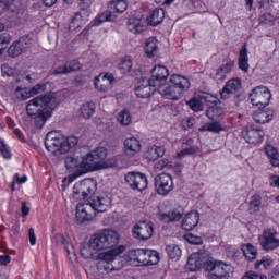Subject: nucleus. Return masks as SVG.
<instances>
[{"instance_id": "nucleus-1", "label": "nucleus", "mask_w": 279, "mask_h": 279, "mask_svg": "<svg viewBox=\"0 0 279 279\" xmlns=\"http://www.w3.org/2000/svg\"><path fill=\"white\" fill-rule=\"evenodd\" d=\"M58 108V97L56 93H49L40 97H35L28 101L26 111L35 121L36 128H43L48 119H51L53 110Z\"/></svg>"}, {"instance_id": "nucleus-2", "label": "nucleus", "mask_w": 279, "mask_h": 279, "mask_svg": "<svg viewBox=\"0 0 279 279\" xmlns=\"http://www.w3.org/2000/svg\"><path fill=\"white\" fill-rule=\"evenodd\" d=\"M77 143H80V140L75 136L64 137L58 131H50L46 135L45 147L54 156H62L69 154Z\"/></svg>"}, {"instance_id": "nucleus-3", "label": "nucleus", "mask_w": 279, "mask_h": 279, "mask_svg": "<svg viewBox=\"0 0 279 279\" xmlns=\"http://www.w3.org/2000/svg\"><path fill=\"white\" fill-rule=\"evenodd\" d=\"M170 84H172V86L161 87L159 93H161L166 99H171L173 101L181 99L182 95L191 88L189 78L179 74H174L170 77Z\"/></svg>"}, {"instance_id": "nucleus-4", "label": "nucleus", "mask_w": 279, "mask_h": 279, "mask_svg": "<svg viewBox=\"0 0 279 279\" xmlns=\"http://www.w3.org/2000/svg\"><path fill=\"white\" fill-rule=\"evenodd\" d=\"M94 236L92 245L96 248L110 250L119 244V233L114 230L106 229L100 233H97Z\"/></svg>"}, {"instance_id": "nucleus-5", "label": "nucleus", "mask_w": 279, "mask_h": 279, "mask_svg": "<svg viewBox=\"0 0 279 279\" xmlns=\"http://www.w3.org/2000/svg\"><path fill=\"white\" fill-rule=\"evenodd\" d=\"M109 8L110 10H113V12L112 11L104 12L98 19L92 22L93 26L97 27L106 21H114L117 19V16L114 15V12L117 14H123V12L128 10V0H112L109 3Z\"/></svg>"}, {"instance_id": "nucleus-6", "label": "nucleus", "mask_w": 279, "mask_h": 279, "mask_svg": "<svg viewBox=\"0 0 279 279\" xmlns=\"http://www.w3.org/2000/svg\"><path fill=\"white\" fill-rule=\"evenodd\" d=\"M97 191V182L93 179H84L81 182H77L73 186V198L76 202L86 199L92 193Z\"/></svg>"}, {"instance_id": "nucleus-7", "label": "nucleus", "mask_w": 279, "mask_h": 279, "mask_svg": "<svg viewBox=\"0 0 279 279\" xmlns=\"http://www.w3.org/2000/svg\"><path fill=\"white\" fill-rule=\"evenodd\" d=\"M258 242L264 252H274L279 247V234L276 229H265L258 236Z\"/></svg>"}, {"instance_id": "nucleus-8", "label": "nucleus", "mask_w": 279, "mask_h": 279, "mask_svg": "<svg viewBox=\"0 0 279 279\" xmlns=\"http://www.w3.org/2000/svg\"><path fill=\"white\" fill-rule=\"evenodd\" d=\"M250 99L257 108H265L271 101V92L266 86H257L250 94Z\"/></svg>"}, {"instance_id": "nucleus-9", "label": "nucleus", "mask_w": 279, "mask_h": 279, "mask_svg": "<svg viewBox=\"0 0 279 279\" xmlns=\"http://www.w3.org/2000/svg\"><path fill=\"white\" fill-rule=\"evenodd\" d=\"M155 189L158 195L167 197L175 189L173 184V177L169 173H160L155 177Z\"/></svg>"}, {"instance_id": "nucleus-10", "label": "nucleus", "mask_w": 279, "mask_h": 279, "mask_svg": "<svg viewBox=\"0 0 279 279\" xmlns=\"http://www.w3.org/2000/svg\"><path fill=\"white\" fill-rule=\"evenodd\" d=\"M124 181L132 189V191H145L149 182L147 175L141 172H129L124 177Z\"/></svg>"}, {"instance_id": "nucleus-11", "label": "nucleus", "mask_w": 279, "mask_h": 279, "mask_svg": "<svg viewBox=\"0 0 279 279\" xmlns=\"http://www.w3.org/2000/svg\"><path fill=\"white\" fill-rule=\"evenodd\" d=\"M94 162L96 163L97 169H110L117 165L114 159L108 158V149L105 147H98L92 151Z\"/></svg>"}, {"instance_id": "nucleus-12", "label": "nucleus", "mask_w": 279, "mask_h": 279, "mask_svg": "<svg viewBox=\"0 0 279 279\" xmlns=\"http://www.w3.org/2000/svg\"><path fill=\"white\" fill-rule=\"evenodd\" d=\"M132 234L138 241H149L154 236V223L145 220L133 227Z\"/></svg>"}, {"instance_id": "nucleus-13", "label": "nucleus", "mask_w": 279, "mask_h": 279, "mask_svg": "<svg viewBox=\"0 0 279 279\" xmlns=\"http://www.w3.org/2000/svg\"><path fill=\"white\" fill-rule=\"evenodd\" d=\"M32 37L22 36L19 40L14 41L8 49L10 58H19L32 47Z\"/></svg>"}, {"instance_id": "nucleus-14", "label": "nucleus", "mask_w": 279, "mask_h": 279, "mask_svg": "<svg viewBox=\"0 0 279 279\" xmlns=\"http://www.w3.org/2000/svg\"><path fill=\"white\" fill-rule=\"evenodd\" d=\"M228 265L223 262H217L213 259H207L205 264L206 271H209L210 278L221 279L228 276Z\"/></svg>"}, {"instance_id": "nucleus-15", "label": "nucleus", "mask_w": 279, "mask_h": 279, "mask_svg": "<svg viewBox=\"0 0 279 279\" xmlns=\"http://www.w3.org/2000/svg\"><path fill=\"white\" fill-rule=\"evenodd\" d=\"M148 256L147 248H137L128 252L126 260L135 267H145Z\"/></svg>"}, {"instance_id": "nucleus-16", "label": "nucleus", "mask_w": 279, "mask_h": 279, "mask_svg": "<svg viewBox=\"0 0 279 279\" xmlns=\"http://www.w3.org/2000/svg\"><path fill=\"white\" fill-rule=\"evenodd\" d=\"M157 83L150 81L149 78H144L140 85L135 88V94L140 99H149L156 90Z\"/></svg>"}, {"instance_id": "nucleus-17", "label": "nucleus", "mask_w": 279, "mask_h": 279, "mask_svg": "<svg viewBox=\"0 0 279 279\" xmlns=\"http://www.w3.org/2000/svg\"><path fill=\"white\" fill-rule=\"evenodd\" d=\"M95 210L89 203H81L76 206V220L78 223H84V221H93L95 218Z\"/></svg>"}, {"instance_id": "nucleus-18", "label": "nucleus", "mask_w": 279, "mask_h": 279, "mask_svg": "<svg viewBox=\"0 0 279 279\" xmlns=\"http://www.w3.org/2000/svg\"><path fill=\"white\" fill-rule=\"evenodd\" d=\"M89 206H92V210L94 213H107L110 210V206H112V198L108 196H97L96 198H90L88 201Z\"/></svg>"}, {"instance_id": "nucleus-19", "label": "nucleus", "mask_w": 279, "mask_h": 279, "mask_svg": "<svg viewBox=\"0 0 279 279\" xmlns=\"http://www.w3.org/2000/svg\"><path fill=\"white\" fill-rule=\"evenodd\" d=\"M242 135L245 138L246 143H251V145H258L265 138V131L263 129H254V128H244L242 131Z\"/></svg>"}, {"instance_id": "nucleus-20", "label": "nucleus", "mask_w": 279, "mask_h": 279, "mask_svg": "<svg viewBox=\"0 0 279 279\" xmlns=\"http://www.w3.org/2000/svg\"><path fill=\"white\" fill-rule=\"evenodd\" d=\"M123 252H125V246L120 245L105 253H99L98 260H100V265H110V263H114V260H117V256H120Z\"/></svg>"}, {"instance_id": "nucleus-21", "label": "nucleus", "mask_w": 279, "mask_h": 279, "mask_svg": "<svg viewBox=\"0 0 279 279\" xmlns=\"http://www.w3.org/2000/svg\"><path fill=\"white\" fill-rule=\"evenodd\" d=\"M208 259L204 258L202 254L199 253H193L190 255L187 264H186V269L189 271H199L202 267H206V262Z\"/></svg>"}, {"instance_id": "nucleus-22", "label": "nucleus", "mask_w": 279, "mask_h": 279, "mask_svg": "<svg viewBox=\"0 0 279 279\" xmlns=\"http://www.w3.org/2000/svg\"><path fill=\"white\" fill-rule=\"evenodd\" d=\"M114 82V76L106 74L102 77L96 76L94 80V86L100 93H108L112 88V83Z\"/></svg>"}, {"instance_id": "nucleus-23", "label": "nucleus", "mask_w": 279, "mask_h": 279, "mask_svg": "<svg viewBox=\"0 0 279 279\" xmlns=\"http://www.w3.org/2000/svg\"><path fill=\"white\" fill-rule=\"evenodd\" d=\"M198 223H199V213L190 211L184 216L181 228L185 231H191L197 228Z\"/></svg>"}, {"instance_id": "nucleus-24", "label": "nucleus", "mask_w": 279, "mask_h": 279, "mask_svg": "<svg viewBox=\"0 0 279 279\" xmlns=\"http://www.w3.org/2000/svg\"><path fill=\"white\" fill-rule=\"evenodd\" d=\"M142 147L141 141L136 137L124 140V153L126 156H136V154H141Z\"/></svg>"}, {"instance_id": "nucleus-25", "label": "nucleus", "mask_w": 279, "mask_h": 279, "mask_svg": "<svg viewBox=\"0 0 279 279\" xmlns=\"http://www.w3.org/2000/svg\"><path fill=\"white\" fill-rule=\"evenodd\" d=\"M150 82H154L159 86L160 82H165L169 77V70L165 65H157L151 70Z\"/></svg>"}, {"instance_id": "nucleus-26", "label": "nucleus", "mask_w": 279, "mask_h": 279, "mask_svg": "<svg viewBox=\"0 0 279 279\" xmlns=\"http://www.w3.org/2000/svg\"><path fill=\"white\" fill-rule=\"evenodd\" d=\"M80 169H82L83 173H88V171H97V165L95 163V159L93 157V153H89L83 156L78 162Z\"/></svg>"}, {"instance_id": "nucleus-27", "label": "nucleus", "mask_w": 279, "mask_h": 279, "mask_svg": "<svg viewBox=\"0 0 279 279\" xmlns=\"http://www.w3.org/2000/svg\"><path fill=\"white\" fill-rule=\"evenodd\" d=\"M274 119V110L272 109H258L253 114V120L255 123H269Z\"/></svg>"}, {"instance_id": "nucleus-28", "label": "nucleus", "mask_w": 279, "mask_h": 279, "mask_svg": "<svg viewBox=\"0 0 279 279\" xmlns=\"http://www.w3.org/2000/svg\"><path fill=\"white\" fill-rule=\"evenodd\" d=\"M239 88H241V82L239 80H229L220 93L221 99H228V97H230V95H234Z\"/></svg>"}, {"instance_id": "nucleus-29", "label": "nucleus", "mask_w": 279, "mask_h": 279, "mask_svg": "<svg viewBox=\"0 0 279 279\" xmlns=\"http://www.w3.org/2000/svg\"><path fill=\"white\" fill-rule=\"evenodd\" d=\"M165 146H150L145 153V158L146 160H149V162H154L158 160V158H162V156H165Z\"/></svg>"}, {"instance_id": "nucleus-30", "label": "nucleus", "mask_w": 279, "mask_h": 279, "mask_svg": "<svg viewBox=\"0 0 279 279\" xmlns=\"http://www.w3.org/2000/svg\"><path fill=\"white\" fill-rule=\"evenodd\" d=\"M93 241H95L94 236L89 239L88 244H81V256L85 259L95 258V252H101L93 245Z\"/></svg>"}, {"instance_id": "nucleus-31", "label": "nucleus", "mask_w": 279, "mask_h": 279, "mask_svg": "<svg viewBox=\"0 0 279 279\" xmlns=\"http://www.w3.org/2000/svg\"><path fill=\"white\" fill-rule=\"evenodd\" d=\"M239 69L244 73L250 71V59L247 58V44H244L240 50L238 59Z\"/></svg>"}, {"instance_id": "nucleus-32", "label": "nucleus", "mask_w": 279, "mask_h": 279, "mask_svg": "<svg viewBox=\"0 0 279 279\" xmlns=\"http://www.w3.org/2000/svg\"><path fill=\"white\" fill-rule=\"evenodd\" d=\"M162 21H165V9H155L147 17V23L151 25V27L160 25Z\"/></svg>"}, {"instance_id": "nucleus-33", "label": "nucleus", "mask_w": 279, "mask_h": 279, "mask_svg": "<svg viewBox=\"0 0 279 279\" xmlns=\"http://www.w3.org/2000/svg\"><path fill=\"white\" fill-rule=\"evenodd\" d=\"M182 211L180 209H172L169 213L159 214L160 220L163 223H171L173 221H180L182 219Z\"/></svg>"}, {"instance_id": "nucleus-34", "label": "nucleus", "mask_w": 279, "mask_h": 279, "mask_svg": "<svg viewBox=\"0 0 279 279\" xmlns=\"http://www.w3.org/2000/svg\"><path fill=\"white\" fill-rule=\"evenodd\" d=\"M145 51L147 58H156L158 56V40L155 37L146 40Z\"/></svg>"}, {"instance_id": "nucleus-35", "label": "nucleus", "mask_w": 279, "mask_h": 279, "mask_svg": "<svg viewBox=\"0 0 279 279\" xmlns=\"http://www.w3.org/2000/svg\"><path fill=\"white\" fill-rule=\"evenodd\" d=\"M234 66V61L229 60L226 64H222L217 71H216V78L223 82L226 80V75L232 72V69Z\"/></svg>"}, {"instance_id": "nucleus-36", "label": "nucleus", "mask_w": 279, "mask_h": 279, "mask_svg": "<svg viewBox=\"0 0 279 279\" xmlns=\"http://www.w3.org/2000/svg\"><path fill=\"white\" fill-rule=\"evenodd\" d=\"M242 252L246 258V260H256V257L258 256V248H256L254 245L247 243L243 244Z\"/></svg>"}, {"instance_id": "nucleus-37", "label": "nucleus", "mask_w": 279, "mask_h": 279, "mask_svg": "<svg viewBox=\"0 0 279 279\" xmlns=\"http://www.w3.org/2000/svg\"><path fill=\"white\" fill-rule=\"evenodd\" d=\"M265 151L272 167H279V150L276 149L274 146L268 145L265 147Z\"/></svg>"}, {"instance_id": "nucleus-38", "label": "nucleus", "mask_w": 279, "mask_h": 279, "mask_svg": "<svg viewBox=\"0 0 279 279\" xmlns=\"http://www.w3.org/2000/svg\"><path fill=\"white\" fill-rule=\"evenodd\" d=\"M146 253H148V257H146L145 267H151L160 263V254L157 251L146 248Z\"/></svg>"}, {"instance_id": "nucleus-39", "label": "nucleus", "mask_w": 279, "mask_h": 279, "mask_svg": "<svg viewBox=\"0 0 279 279\" xmlns=\"http://www.w3.org/2000/svg\"><path fill=\"white\" fill-rule=\"evenodd\" d=\"M198 130L199 132H214L215 134H219V132L223 131V126H221V123L215 121L211 123H205Z\"/></svg>"}, {"instance_id": "nucleus-40", "label": "nucleus", "mask_w": 279, "mask_h": 279, "mask_svg": "<svg viewBox=\"0 0 279 279\" xmlns=\"http://www.w3.org/2000/svg\"><path fill=\"white\" fill-rule=\"evenodd\" d=\"M166 252L171 260H178L182 256V250L175 244L168 245Z\"/></svg>"}, {"instance_id": "nucleus-41", "label": "nucleus", "mask_w": 279, "mask_h": 279, "mask_svg": "<svg viewBox=\"0 0 279 279\" xmlns=\"http://www.w3.org/2000/svg\"><path fill=\"white\" fill-rule=\"evenodd\" d=\"M95 104L86 102L81 106V114L84 119H90L95 114Z\"/></svg>"}, {"instance_id": "nucleus-42", "label": "nucleus", "mask_w": 279, "mask_h": 279, "mask_svg": "<svg viewBox=\"0 0 279 279\" xmlns=\"http://www.w3.org/2000/svg\"><path fill=\"white\" fill-rule=\"evenodd\" d=\"M223 116V109L217 106L209 107L206 111V117L210 119L211 121H217L219 117Z\"/></svg>"}, {"instance_id": "nucleus-43", "label": "nucleus", "mask_w": 279, "mask_h": 279, "mask_svg": "<svg viewBox=\"0 0 279 279\" xmlns=\"http://www.w3.org/2000/svg\"><path fill=\"white\" fill-rule=\"evenodd\" d=\"M132 59L130 57H124L120 61L119 70L123 75H125V73H130V71H132Z\"/></svg>"}, {"instance_id": "nucleus-44", "label": "nucleus", "mask_w": 279, "mask_h": 279, "mask_svg": "<svg viewBox=\"0 0 279 279\" xmlns=\"http://www.w3.org/2000/svg\"><path fill=\"white\" fill-rule=\"evenodd\" d=\"M10 43H12V35L9 33L0 34V56H3V51L8 49Z\"/></svg>"}, {"instance_id": "nucleus-45", "label": "nucleus", "mask_w": 279, "mask_h": 279, "mask_svg": "<svg viewBox=\"0 0 279 279\" xmlns=\"http://www.w3.org/2000/svg\"><path fill=\"white\" fill-rule=\"evenodd\" d=\"M262 202H263V197L260 195L258 194L253 195L250 202L251 213H258V210H260Z\"/></svg>"}, {"instance_id": "nucleus-46", "label": "nucleus", "mask_w": 279, "mask_h": 279, "mask_svg": "<svg viewBox=\"0 0 279 279\" xmlns=\"http://www.w3.org/2000/svg\"><path fill=\"white\" fill-rule=\"evenodd\" d=\"M186 106H189V108L193 110V112H202V110H204V105L202 104V100H199V98H192L187 100Z\"/></svg>"}, {"instance_id": "nucleus-47", "label": "nucleus", "mask_w": 279, "mask_h": 279, "mask_svg": "<svg viewBox=\"0 0 279 279\" xmlns=\"http://www.w3.org/2000/svg\"><path fill=\"white\" fill-rule=\"evenodd\" d=\"M118 121L121 125H130L132 123V114L128 109H124L119 113Z\"/></svg>"}, {"instance_id": "nucleus-48", "label": "nucleus", "mask_w": 279, "mask_h": 279, "mask_svg": "<svg viewBox=\"0 0 279 279\" xmlns=\"http://www.w3.org/2000/svg\"><path fill=\"white\" fill-rule=\"evenodd\" d=\"M270 267H274L272 258L264 257L255 263V269H269Z\"/></svg>"}, {"instance_id": "nucleus-49", "label": "nucleus", "mask_w": 279, "mask_h": 279, "mask_svg": "<svg viewBox=\"0 0 279 279\" xmlns=\"http://www.w3.org/2000/svg\"><path fill=\"white\" fill-rule=\"evenodd\" d=\"M65 167L68 171H75V169L80 168V159H75V157H66L65 158Z\"/></svg>"}, {"instance_id": "nucleus-50", "label": "nucleus", "mask_w": 279, "mask_h": 279, "mask_svg": "<svg viewBox=\"0 0 279 279\" xmlns=\"http://www.w3.org/2000/svg\"><path fill=\"white\" fill-rule=\"evenodd\" d=\"M199 151V147L190 146L189 148H184L183 150L177 154V158H184V156H193V154H197Z\"/></svg>"}, {"instance_id": "nucleus-51", "label": "nucleus", "mask_w": 279, "mask_h": 279, "mask_svg": "<svg viewBox=\"0 0 279 279\" xmlns=\"http://www.w3.org/2000/svg\"><path fill=\"white\" fill-rule=\"evenodd\" d=\"M16 84H24L25 86L34 84V78L28 74H19L15 76Z\"/></svg>"}, {"instance_id": "nucleus-52", "label": "nucleus", "mask_w": 279, "mask_h": 279, "mask_svg": "<svg viewBox=\"0 0 279 279\" xmlns=\"http://www.w3.org/2000/svg\"><path fill=\"white\" fill-rule=\"evenodd\" d=\"M65 66H66L68 73H73L82 69V63H80L77 60H70L65 62Z\"/></svg>"}, {"instance_id": "nucleus-53", "label": "nucleus", "mask_w": 279, "mask_h": 279, "mask_svg": "<svg viewBox=\"0 0 279 279\" xmlns=\"http://www.w3.org/2000/svg\"><path fill=\"white\" fill-rule=\"evenodd\" d=\"M47 90V84H37L33 88H31L28 92L31 93V97H34L35 95H40V93H45Z\"/></svg>"}, {"instance_id": "nucleus-54", "label": "nucleus", "mask_w": 279, "mask_h": 279, "mask_svg": "<svg viewBox=\"0 0 279 279\" xmlns=\"http://www.w3.org/2000/svg\"><path fill=\"white\" fill-rule=\"evenodd\" d=\"M82 26V14L76 13L70 22V28L71 29H77L78 27Z\"/></svg>"}, {"instance_id": "nucleus-55", "label": "nucleus", "mask_w": 279, "mask_h": 279, "mask_svg": "<svg viewBox=\"0 0 279 279\" xmlns=\"http://www.w3.org/2000/svg\"><path fill=\"white\" fill-rule=\"evenodd\" d=\"M0 154L1 156H3V158H12V153H10V148L3 142H0Z\"/></svg>"}, {"instance_id": "nucleus-56", "label": "nucleus", "mask_w": 279, "mask_h": 279, "mask_svg": "<svg viewBox=\"0 0 279 279\" xmlns=\"http://www.w3.org/2000/svg\"><path fill=\"white\" fill-rule=\"evenodd\" d=\"M1 71H2L3 77H12V75H14V70L12 69V66L8 64H3L1 66Z\"/></svg>"}, {"instance_id": "nucleus-57", "label": "nucleus", "mask_w": 279, "mask_h": 279, "mask_svg": "<svg viewBox=\"0 0 279 279\" xmlns=\"http://www.w3.org/2000/svg\"><path fill=\"white\" fill-rule=\"evenodd\" d=\"M21 8H23V4L21 3V0H13L10 3V10L11 12H20Z\"/></svg>"}, {"instance_id": "nucleus-58", "label": "nucleus", "mask_w": 279, "mask_h": 279, "mask_svg": "<svg viewBox=\"0 0 279 279\" xmlns=\"http://www.w3.org/2000/svg\"><path fill=\"white\" fill-rule=\"evenodd\" d=\"M93 1L95 0H78V8L82 10H88L90 5H93Z\"/></svg>"}, {"instance_id": "nucleus-59", "label": "nucleus", "mask_w": 279, "mask_h": 279, "mask_svg": "<svg viewBox=\"0 0 279 279\" xmlns=\"http://www.w3.org/2000/svg\"><path fill=\"white\" fill-rule=\"evenodd\" d=\"M66 74H69V71L66 70V63L64 65L58 66L53 71V75H66Z\"/></svg>"}, {"instance_id": "nucleus-60", "label": "nucleus", "mask_w": 279, "mask_h": 279, "mask_svg": "<svg viewBox=\"0 0 279 279\" xmlns=\"http://www.w3.org/2000/svg\"><path fill=\"white\" fill-rule=\"evenodd\" d=\"M201 99H203L207 104H216L217 101V98L215 96L206 93L201 96Z\"/></svg>"}, {"instance_id": "nucleus-61", "label": "nucleus", "mask_w": 279, "mask_h": 279, "mask_svg": "<svg viewBox=\"0 0 279 279\" xmlns=\"http://www.w3.org/2000/svg\"><path fill=\"white\" fill-rule=\"evenodd\" d=\"M65 251L68 252V256H70V260H75V248L73 244H68Z\"/></svg>"}, {"instance_id": "nucleus-62", "label": "nucleus", "mask_w": 279, "mask_h": 279, "mask_svg": "<svg viewBox=\"0 0 279 279\" xmlns=\"http://www.w3.org/2000/svg\"><path fill=\"white\" fill-rule=\"evenodd\" d=\"M187 241L192 245H199L202 243V239H199L193 234L187 235Z\"/></svg>"}, {"instance_id": "nucleus-63", "label": "nucleus", "mask_w": 279, "mask_h": 279, "mask_svg": "<svg viewBox=\"0 0 279 279\" xmlns=\"http://www.w3.org/2000/svg\"><path fill=\"white\" fill-rule=\"evenodd\" d=\"M270 186H275L276 189H279V175H270L269 177Z\"/></svg>"}, {"instance_id": "nucleus-64", "label": "nucleus", "mask_w": 279, "mask_h": 279, "mask_svg": "<svg viewBox=\"0 0 279 279\" xmlns=\"http://www.w3.org/2000/svg\"><path fill=\"white\" fill-rule=\"evenodd\" d=\"M28 239L31 245H36V233L34 232V228L28 229Z\"/></svg>"}]
</instances>
